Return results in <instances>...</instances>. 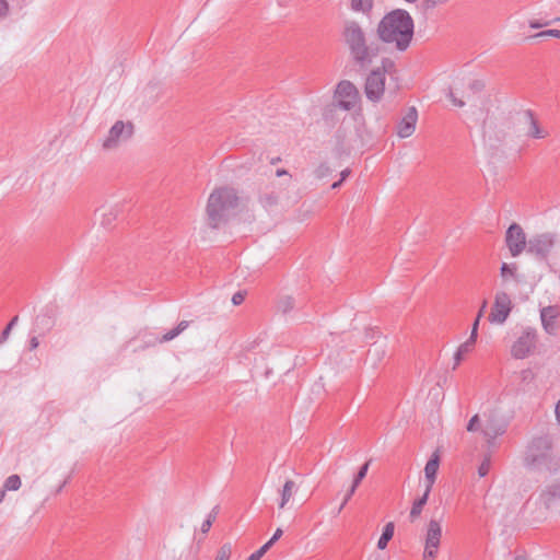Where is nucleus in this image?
Segmentation results:
<instances>
[{"mask_svg":"<svg viewBox=\"0 0 560 560\" xmlns=\"http://www.w3.org/2000/svg\"><path fill=\"white\" fill-rule=\"evenodd\" d=\"M373 0H351V8L354 11H369L372 8Z\"/></svg>","mask_w":560,"mask_h":560,"instance_id":"nucleus-30","label":"nucleus"},{"mask_svg":"<svg viewBox=\"0 0 560 560\" xmlns=\"http://www.w3.org/2000/svg\"><path fill=\"white\" fill-rule=\"evenodd\" d=\"M545 36H552L556 38H560V30L541 31V32L530 36V38H538V37H545Z\"/></svg>","mask_w":560,"mask_h":560,"instance_id":"nucleus-35","label":"nucleus"},{"mask_svg":"<svg viewBox=\"0 0 560 560\" xmlns=\"http://www.w3.org/2000/svg\"><path fill=\"white\" fill-rule=\"evenodd\" d=\"M219 512H220V506H219V505H215V506L211 510V512H210L209 514L214 515V516L217 517V516H218V514H219Z\"/></svg>","mask_w":560,"mask_h":560,"instance_id":"nucleus-56","label":"nucleus"},{"mask_svg":"<svg viewBox=\"0 0 560 560\" xmlns=\"http://www.w3.org/2000/svg\"><path fill=\"white\" fill-rule=\"evenodd\" d=\"M279 161H280V158L278 156V158L271 159L270 163H271V164H276V163H278Z\"/></svg>","mask_w":560,"mask_h":560,"instance_id":"nucleus-61","label":"nucleus"},{"mask_svg":"<svg viewBox=\"0 0 560 560\" xmlns=\"http://www.w3.org/2000/svg\"><path fill=\"white\" fill-rule=\"evenodd\" d=\"M514 560H528V559L524 556H517V557H515Z\"/></svg>","mask_w":560,"mask_h":560,"instance_id":"nucleus-62","label":"nucleus"},{"mask_svg":"<svg viewBox=\"0 0 560 560\" xmlns=\"http://www.w3.org/2000/svg\"><path fill=\"white\" fill-rule=\"evenodd\" d=\"M357 488L358 487H354V483L351 485L350 489L347 491L345 499H343V500H346V502H348L351 499V497L354 494Z\"/></svg>","mask_w":560,"mask_h":560,"instance_id":"nucleus-45","label":"nucleus"},{"mask_svg":"<svg viewBox=\"0 0 560 560\" xmlns=\"http://www.w3.org/2000/svg\"><path fill=\"white\" fill-rule=\"evenodd\" d=\"M133 125L128 121L117 120L108 131V136L103 142V149H115L121 140H127L132 136Z\"/></svg>","mask_w":560,"mask_h":560,"instance_id":"nucleus-8","label":"nucleus"},{"mask_svg":"<svg viewBox=\"0 0 560 560\" xmlns=\"http://www.w3.org/2000/svg\"><path fill=\"white\" fill-rule=\"evenodd\" d=\"M486 307H487V301L485 300L482 302V305H481L476 318L480 319L482 317Z\"/></svg>","mask_w":560,"mask_h":560,"instance_id":"nucleus-52","label":"nucleus"},{"mask_svg":"<svg viewBox=\"0 0 560 560\" xmlns=\"http://www.w3.org/2000/svg\"><path fill=\"white\" fill-rule=\"evenodd\" d=\"M556 417H557L558 422L560 423V400L558 401V404L556 406Z\"/></svg>","mask_w":560,"mask_h":560,"instance_id":"nucleus-53","label":"nucleus"},{"mask_svg":"<svg viewBox=\"0 0 560 560\" xmlns=\"http://www.w3.org/2000/svg\"><path fill=\"white\" fill-rule=\"evenodd\" d=\"M413 20L402 9H396L387 13L377 25L380 40L395 44L396 49L405 51L413 37Z\"/></svg>","mask_w":560,"mask_h":560,"instance_id":"nucleus-1","label":"nucleus"},{"mask_svg":"<svg viewBox=\"0 0 560 560\" xmlns=\"http://www.w3.org/2000/svg\"><path fill=\"white\" fill-rule=\"evenodd\" d=\"M211 526H212L211 521L210 520H205L202 525H201V532L203 534H207L210 530Z\"/></svg>","mask_w":560,"mask_h":560,"instance_id":"nucleus-46","label":"nucleus"},{"mask_svg":"<svg viewBox=\"0 0 560 560\" xmlns=\"http://www.w3.org/2000/svg\"><path fill=\"white\" fill-rule=\"evenodd\" d=\"M447 96L450 97L454 106L463 107L465 105V102L460 98H457L452 90H450Z\"/></svg>","mask_w":560,"mask_h":560,"instance_id":"nucleus-42","label":"nucleus"},{"mask_svg":"<svg viewBox=\"0 0 560 560\" xmlns=\"http://www.w3.org/2000/svg\"><path fill=\"white\" fill-rule=\"evenodd\" d=\"M276 544L275 539H269L266 544H264L260 549L266 553L273 545Z\"/></svg>","mask_w":560,"mask_h":560,"instance_id":"nucleus-47","label":"nucleus"},{"mask_svg":"<svg viewBox=\"0 0 560 560\" xmlns=\"http://www.w3.org/2000/svg\"><path fill=\"white\" fill-rule=\"evenodd\" d=\"M539 499L546 509L560 505V482L547 486L541 491Z\"/></svg>","mask_w":560,"mask_h":560,"instance_id":"nucleus-16","label":"nucleus"},{"mask_svg":"<svg viewBox=\"0 0 560 560\" xmlns=\"http://www.w3.org/2000/svg\"><path fill=\"white\" fill-rule=\"evenodd\" d=\"M469 89L474 93H479L485 89V83L481 80H474L469 83Z\"/></svg>","mask_w":560,"mask_h":560,"instance_id":"nucleus-39","label":"nucleus"},{"mask_svg":"<svg viewBox=\"0 0 560 560\" xmlns=\"http://www.w3.org/2000/svg\"><path fill=\"white\" fill-rule=\"evenodd\" d=\"M483 139L490 142L491 147H498L504 139L505 132L503 129H499L498 125L493 120L486 119L482 125Z\"/></svg>","mask_w":560,"mask_h":560,"instance_id":"nucleus-14","label":"nucleus"},{"mask_svg":"<svg viewBox=\"0 0 560 560\" xmlns=\"http://www.w3.org/2000/svg\"><path fill=\"white\" fill-rule=\"evenodd\" d=\"M505 243L513 257L518 256L525 248L527 249L528 242L522 226L517 223H512L505 233Z\"/></svg>","mask_w":560,"mask_h":560,"instance_id":"nucleus-11","label":"nucleus"},{"mask_svg":"<svg viewBox=\"0 0 560 560\" xmlns=\"http://www.w3.org/2000/svg\"><path fill=\"white\" fill-rule=\"evenodd\" d=\"M511 311L512 301L509 294L503 291L497 292L488 319L494 324H503Z\"/></svg>","mask_w":560,"mask_h":560,"instance_id":"nucleus-9","label":"nucleus"},{"mask_svg":"<svg viewBox=\"0 0 560 560\" xmlns=\"http://www.w3.org/2000/svg\"><path fill=\"white\" fill-rule=\"evenodd\" d=\"M490 459L489 458H485L482 460V463L480 464L479 468H478V474L480 477H485L488 475L489 470H490Z\"/></svg>","mask_w":560,"mask_h":560,"instance_id":"nucleus-37","label":"nucleus"},{"mask_svg":"<svg viewBox=\"0 0 560 560\" xmlns=\"http://www.w3.org/2000/svg\"><path fill=\"white\" fill-rule=\"evenodd\" d=\"M559 315L557 306H547L540 311V318L544 329L549 335H555L557 331L556 318Z\"/></svg>","mask_w":560,"mask_h":560,"instance_id":"nucleus-17","label":"nucleus"},{"mask_svg":"<svg viewBox=\"0 0 560 560\" xmlns=\"http://www.w3.org/2000/svg\"><path fill=\"white\" fill-rule=\"evenodd\" d=\"M430 492L431 490L425 489L424 493L413 501L409 513V520L411 523H413L416 520L420 517L422 510L428 502Z\"/></svg>","mask_w":560,"mask_h":560,"instance_id":"nucleus-20","label":"nucleus"},{"mask_svg":"<svg viewBox=\"0 0 560 560\" xmlns=\"http://www.w3.org/2000/svg\"><path fill=\"white\" fill-rule=\"evenodd\" d=\"M240 198L237 191L232 187L215 188L208 198L207 217L208 224L212 229H218L226 222L231 212L238 207Z\"/></svg>","mask_w":560,"mask_h":560,"instance_id":"nucleus-3","label":"nucleus"},{"mask_svg":"<svg viewBox=\"0 0 560 560\" xmlns=\"http://www.w3.org/2000/svg\"><path fill=\"white\" fill-rule=\"evenodd\" d=\"M206 520H210L211 524H213V522L217 520V517L214 515L208 514Z\"/></svg>","mask_w":560,"mask_h":560,"instance_id":"nucleus-60","label":"nucleus"},{"mask_svg":"<svg viewBox=\"0 0 560 560\" xmlns=\"http://www.w3.org/2000/svg\"><path fill=\"white\" fill-rule=\"evenodd\" d=\"M245 295H246V292H243V291H237L236 293H234L232 296L233 304L234 305L242 304L245 300Z\"/></svg>","mask_w":560,"mask_h":560,"instance_id":"nucleus-41","label":"nucleus"},{"mask_svg":"<svg viewBox=\"0 0 560 560\" xmlns=\"http://www.w3.org/2000/svg\"><path fill=\"white\" fill-rule=\"evenodd\" d=\"M524 463L527 467L549 472L558 471L560 462L553 456L552 440L548 435L534 438L528 444Z\"/></svg>","mask_w":560,"mask_h":560,"instance_id":"nucleus-4","label":"nucleus"},{"mask_svg":"<svg viewBox=\"0 0 560 560\" xmlns=\"http://www.w3.org/2000/svg\"><path fill=\"white\" fill-rule=\"evenodd\" d=\"M38 345H39V342H38L37 337H32L30 340V349L34 350L38 347Z\"/></svg>","mask_w":560,"mask_h":560,"instance_id":"nucleus-49","label":"nucleus"},{"mask_svg":"<svg viewBox=\"0 0 560 560\" xmlns=\"http://www.w3.org/2000/svg\"><path fill=\"white\" fill-rule=\"evenodd\" d=\"M442 538V525L439 520H430L424 537L423 560H434L439 553Z\"/></svg>","mask_w":560,"mask_h":560,"instance_id":"nucleus-6","label":"nucleus"},{"mask_svg":"<svg viewBox=\"0 0 560 560\" xmlns=\"http://www.w3.org/2000/svg\"><path fill=\"white\" fill-rule=\"evenodd\" d=\"M475 343H476V341H474V339H467L464 343H462L458 347L457 351L454 354L453 370H456L459 366L465 354H467L474 350Z\"/></svg>","mask_w":560,"mask_h":560,"instance_id":"nucleus-21","label":"nucleus"},{"mask_svg":"<svg viewBox=\"0 0 560 560\" xmlns=\"http://www.w3.org/2000/svg\"><path fill=\"white\" fill-rule=\"evenodd\" d=\"M231 555H232V545L230 542H225L218 550V553H217L214 560H230Z\"/></svg>","mask_w":560,"mask_h":560,"instance_id":"nucleus-29","label":"nucleus"},{"mask_svg":"<svg viewBox=\"0 0 560 560\" xmlns=\"http://www.w3.org/2000/svg\"><path fill=\"white\" fill-rule=\"evenodd\" d=\"M553 22H560V18H556ZM552 23V21H539V20H530L529 21V27L532 28H541L545 26H548Z\"/></svg>","mask_w":560,"mask_h":560,"instance_id":"nucleus-34","label":"nucleus"},{"mask_svg":"<svg viewBox=\"0 0 560 560\" xmlns=\"http://www.w3.org/2000/svg\"><path fill=\"white\" fill-rule=\"evenodd\" d=\"M385 79L384 71L381 69H374L370 72L365 80L364 92L366 97L372 102H378L385 91Z\"/></svg>","mask_w":560,"mask_h":560,"instance_id":"nucleus-10","label":"nucleus"},{"mask_svg":"<svg viewBox=\"0 0 560 560\" xmlns=\"http://www.w3.org/2000/svg\"><path fill=\"white\" fill-rule=\"evenodd\" d=\"M440 460H441V455H440V450L438 448L432 453L431 457L429 458V460L427 462L425 467H424V476H425V481H427L425 489H428V490H432V487L436 480V474H438V470L440 467Z\"/></svg>","mask_w":560,"mask_h":560,"instance_id":"nucleus-15","label":"nucleus"},{"mask_svg":"<svg viewBox=\"0 0 560 560\" xmlns=\"http://www.w3.org/2000/svg\"><path fill=\"white\" fill-rule=\"evenodd\" d=\"M395 525L393 522L387 523L384 528L383 533L377 541V548L383 550L387 547L389 540L394 536Z\"/></svg>","mask_w":560,"mask_h":560,"instance_id":"nucleus-23","label":"nucleus"},{"mask_svg":"<svg viewBox=\"0 0 560 560\" xmlns=\"http://www.w3.org/2000/svg\"><path fill=\"white\" fill-rule=\"evenodd\" d=\"M370 464H371V459H369L368 462H365L360 468H359V471L357 472V475L354 476L353 478V481L352 483H354V487H359V485L361 483V481L365 478L366 474H368V470H369V467H370Z\"/></svg>","mask_w":560,"mask_h":560,"instance_id":"nucleus-28","label":"nucleus"},{"mask_svg":"<svg viewBox=\"0 0 560 560\" xmlns=\"http://www.w3.org/2000/svg\"><path fill=\"white\" fill-rule=\"evenodd\" d=\"M558 242L556 233H541L532 236L527 244V253L540 261H548L549 255Z\"/></svg>","mask_w":560,"mask_h":560,"instance_id":"nucleus-5","label":"nucleus"},{"mask_svg":"<svg viewBox=\"0 0 560 560\" xmlns=\"http://www.w3.org/2000/svg\"><path fill=\"white\" fill-rule=\"evenodd\" d=\"M378 69L384 71V75H386V73H390L395 70V62L389 58H383L382 66Z\"/></svg>","mask_w":560,"mask_h":560,"instance_id":"nucleus-33","label":"nucleus"},{"mask_svg":"<svg viewBox=\"0 0 560 560\" xmlns=\"http://www.w3.org/2000/svg\"><path fill=\"white\" fill-rule=\"evenodd\" d=\"M219 512H220V506H219V505H215V506L211 510V512H210L209 514L214 515V516L217 517V516H218V514H219Z\"/></svg>","mask_w":560,"mask_h":560,"instance_id":"nucleus-57","label":"nucleus"},{"mask_svg":"<svg viewBox=\"0 0 560 560\" xmlns=\"http://www.w3.org/2000/svg\"><path fill=\"white\" fill-rule=\"evenodd\" d=\"M21 10H22V5H21V4H19V5H18V13H20V11H21Z\"/></svg>","mask_w":560,"mask_h":560,"instance_id":"nucleus-63","label":"nucleus"},{"mask_svg":"<svg viewBox=\"0 0 560 560\" xmlns=\"http://www.w3.org/2000/svg\"><path fill=\"white\" fill-rule=\"evenodd\" d=\"M479 429V416L475 415L467 424V431L475 432Z\"/></svg>","mask_w":560,"mask_h":560,"instance_id":"nucleus-38","label":"nucleus"},{"mask_svg":"<svg viewBox=\"0 0 560 560\" xmlns=\"http://www.w3.org/2000/svg\"><path fill=\"white\" fill-rule=\"evenodd\" d=\"M294 307V300L291 296L282 298L278 303V308L283 313H288Z\"/></svg>","mask_w":560,"mask_h":560,"instance_id":"nucleus-31","label":"nucleus"},{"mask_svg":"<svg viewBox=\"0 0 560 560\" xmlns=\"http://www.w3.org/2000/svg\"><path fill=\"white\" fill-rule=\"evenodd\" d=\"M537 340L535 328H524L511 347V355L515 359L527 358L535 350Z\"/></svg>","mask_w":560,"mask_h":560,"instance_id":"nucleus-7","label":"nucleus"},{"mask_svg":"<svg viewBox=\"0 0 560 560\" xmlns=\"http://www.w3.org/2000/svg\"><path fill=\"white\" fill-rule=\"evenodd\" d=\"M341 183H342V180H341V179H340V180H338V182H335V183L331 185V188H332V189L338 188V187L341 185Z\"/></svg>","mask_w":560,"mask_h":560,"instance_id":"nucleus-58","label":"nucleus"},{"mask_svg":"<svg viewBox=\"0 0 560 560\" xmlns=\"http://www.w3.org/2000/svg\"><path fill=\"white\" fill-rule=\"evenodd\" d=\"M345 44L348 46L353 61L361 68L370 66L381 52L377 42L368 44L363 28L355 21H346L341 33Z\"/></svg>","mask_w":560,"mask_h":560,"instance_id":"nucleus-2","label":"nucleus"},{"mask_svg":"<svg viewBox=\"0 0 560 560\" xmlns=\"http://www.w3.org/2000/svg\"><path fill=\"white\" fill-rule=\"evenodd\" d=\"M9 11H10L9 3L5 0H2V19L8 16Z\"/></svg>","mask_w":560,"mask_h":560,"instance_id":"nucleus-48","label":"nucleus"},{"mask_svg":"<svg viewBox=\"0 0 560 560\" xmlns=\"http://www.w3.org/2000/svg\"><path fill=\"white\" fill-rule=\"evenodd\" d=\"M417 120L418 112L416 107H409L397 125V135L400 138L410 137L415 132Z\"/></svg>","mask_w":560,"mask_h":560,"instance_id":"nucleus-13","label":"nucleus"},{"mask_svg":"<svg viewBox=\"0 0 560 560\" xmlns=\"http://www.w3.org/2000/svg\"><path fill=\"white\" fill-rule=\"evenodd\" d=\"M19 320V316H14L10 322L9 324L5 326V328L2 330V342L5 341V339L8 338L11 329L16 325Z\"/></svg>","mask_w":560,"mask_h":560,"instance_id":"nucleus-36","label":"nucleus"},{"mask_svg":"<svg viewBox=\"0 0 560 560\" xmlns=\"http://www.w3.org/2000/svg\"><path fill=\"white\" fill-rule=\"evenodd\" d=\"M505 432V427L498 423L494 419L488 420L482 429L483 435L488 439V442L495 440L499 435Z\"/></svg>","mask_w":560,"mask_h":560,"instance_id":"nucleus-18","label":"nucleus"},{"mask_svg":"<svg viewBox=\"0 0 560 560\" xmlns=\"http://www.w3.org/2000/svg\"><path fill=\"white\" fill-rule=\"evenodd\" d=\"M117 218V211L113 208L103 213L102 225L109 228Z\"/></svg>","mask_w":560,"mask_h":560,"instance_id":"nucleus-32","label":"nucleus"},{"mask_svg":"<svg viewBox=\"0 0 560 560\" xmlns=\"http://www.w3.org/2000/svg\"><path fill=\"white\" fill-rule=\"evenodd\" d=\"M525 116L529 122L527 136L534 139L545 138L547 136V132L539 127V124L535 118L534 113L530 109H528L525 112Z\"/></svg>","mask_w":560,"mask_h":560,"instance_id":"nucleus-19","label":"nucleus"},{"mask_svg":"<svg viewBox=\"0 0 560 560\" xmlns=\"http://www.w3.org/2000/svg\"><path fill=\"white\" fill-rule=\"evenodd\" d=\"M265 556L264 551L259 548L253 552L246 560H260Z\"/></svg>","mask_w":560,"mask_h":560,"instance_id":"nucleus-44","label":"nucleus"},{"mask_svg":"<svg viewBox=\"0 0 560 560\" xmlns=\"http://www.w3.org/2000/svg\"><path fill=\"white\" fill-rule=\"evenodd\" d=\"M295 488H296V486L293 480L289 479L284 482L282 491H281V500L279 503L280 509H283L285 506V504L290 501Z\"/></svg>","mask_w":560,"mask_h":560,"instance_id":"nucleus-24","label":"nucleus"},{"mask_svg":"<svg viewBox=\"0 0 560 560\" xmlns=\"http://www.w3.org/2000/svg\"><path fill=\"white\" fill-rule=\"evenodd\" d=\"M287 174H288V171H287V170H284V168H279V170H277V172H276V175H277L278 177L283 176V175H287Z\"/></svg>","mask_w":560,"mask_h":560,"instance_id":"nucleus-54","label":"nucleus"},{"mask_svg":"<svg viewBox=\"0 0 560 560\" xmlns=\"http://www.w3.org/2000/svg\"><path fill=\"white\" fill-rule=\"evenodd\" d=\"M188 326H189V322L182 320L180 323H178V325L175 328L171 329L170 331H167L166 334L161 336L158 339V341L160 343L171 341L174 338H176L179 334H182Z\"/></svg>","mask_w":560,"mask_h":560,"instance_id":"nucleus-22","label":"nucleus"},{"mask_svg":"<svg viewBox=\"0 0 560 560\" xmlns=\"http://www.w3.org/2000/svg\"><path fill=\"white\" fill-rule=\"evenodd\" d=\"M479 322H480L479 318L475 319V322L472 324V327H471V332H470V336H469L468 339H474V341L477 340Z\"/></svg>","mask_w":560,"mask_h":560,"instance_id":"nucleus-43","label":"nucleus"},{"mask_svg":"<svg viewBox=\"0 0 560 560\" xmlns=\"http://www.w3.org/2000/svg\"><path fill=\"white\" fill-rule=\"evenodd\" d=\"M336 94L339 97L338 106L345 110H351L358 100L359 92L355 85L347 80L338 83Z\"/></svg>","mask_w":560,"mask_h":560,"instance_id":"nucleus-12","label":"nucleus"},{"mask_svg":"<svg viewBox=\"0 0 560 560\" xmlns=\"http://www.w3.org/2000/svg\"><path fill=\"white\" fill-rule=\"evenodd\" d=\"M443 2H446V0H423L422 5L424 10H431Z\"/></svg>","mask_w":560,"mask_h":560,"instance_id":"nucleus-40","label":"nucleus"},{"mask_svg":"<svg viewBox=\"0 0 560 560\" xmlns=\"http://www.w3.org/2000/svg\"><path fill=\"white\" fill-rule=\"evenodd\" d=\"M21 487V478L19 475H11L7 478L3 485L2 498L4 497V490L15 491Z\"/></svg>","mask_w":560,"mask_h":560,"instance_id":"nucleus-26","label":"nucleus"},{"mask_svg":"<svg viewBox=\"0 0 560 560\" xmlns=\"http://www.w3.org/2000/svg\"><path fill=\"white\" fill-rule=\"evenodd\" d=\"M533 376L534 375H533V372L530 370L527 369V370L522 371V378L524 381H526L528 378H533Z\"/></svg>","mask_w":560,"mask_h":560,"instance_id":"nucleus-50","label":"nucleus"},{"mask_svg":"<svg viewBox=\"0 0 560 560\" xmlns=\"http://www.w3.org/2000/svg\"><path fill=\"white\" fill-rule=\"evenodd\" d=\"M349 174H350V170H348V168L343 170L341 172V178L340 179L343 182L349 176Z\"/></svg>","mask_w":560,"mask_h":560,"instance_id":"nucleus-55","label":"nucleus"},{"mask_svg":"<svg viewBox=\"0 0 560 560\" xmlns=\"http://www.w3.org/2000/svg\"><path fill=\"white\" fill-rule=\"evenodd\" d=\"M516 270L517 268L515 264L509 265L506 262H503L500 268L501 277L503 278L504 281L509 280V278L516 279Z\"/></svg>","mask_w":560,"mask_h":560,"instance_id":"nucleus-27","label":"nucleus"},{"mask_svg":"<svg viewBox=\"0 0 560 560\" xmlns=\"http://www.w3.org/2000/svg\"><path fill=\"white\" fill-rule=\"evenodd\" d=\"M283 530L281 528H277L275 534L272 535L271 539H275V541H278L280 537L282 536Z\"/></svg>","mask_w":560,"mask_h":560,"instance_id":"nucleus-51","label":"nucleus"},{"mask_svg":"<svg viewBox=\"0 0 560 560\" xmlns=\"http://www.w3.org/2000/svg\"><path fill=\"white\" fill-rule=\"evenodd\" d=\"M279 201V196L273 191H264L259 195V202L265 209L275 207Z\"/></svg>","mask_w":560,"mask_h":560,"instance_id":"nucleus-25","label":"nucleus"},{"mask_svg":"<svg viewBox=\"0 0 560 560\" xmlns=\"http://www.w3.org/2000/svg\"><path fill=\"white\" fill-rule=\"evenodd\" d=\"M347 503L348 502H346V500H343L342 503H340V506L338 509V513H340L343 510V508L346 506Z\"/></svg>","mask_w":560,"mask_h":560,"instance_id":"nucleus-59","label":"nucleus"}]
</instances>
